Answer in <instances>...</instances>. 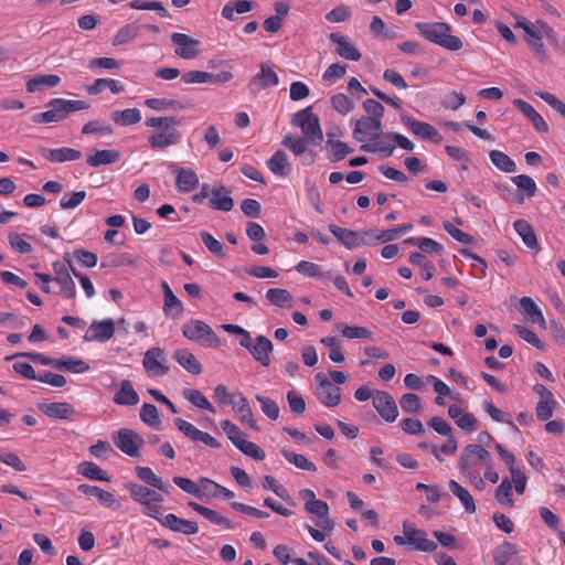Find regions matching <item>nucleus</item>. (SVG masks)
I'll list each match as a JSON object with an SVG mask.
<instances>
[{
	"instance_id": "62",
	"label": "nucleus",
	"mask_w": 565,
	"mask_h": 565,
	"mask_svg": "<svg viewBox=\"0 0 565 565\" xmlns=\"http://www.w3.org/2000/svg\"><path fill=\"white\" fill-rule=\"evenodd\" d=\"M163 310L167 315L180 316L183 312V305L172 290L164 296Z\"/></svg>"
},
{
	"instance_id": "42",
	"label": "nucleus",
	"mask_w": 565,
	"mask_h": 565,
	"mask_svg": "<svg viewBox=\"0 0 565 565\" xmlns=\"http://www.w3.org/2000/svg\"><path fill=\"white\" fill-rule=\"evenodd\" d=\"M189 507H191L194 511H196L203 518H205L206 520L214 524H222L225 525L227 529L232 527L231 522L215 510L203 507L193 501L189 502Z\"/></svg>"
},
{
	"instance_id": "14",
	"label": "nucleus",
	"mask_w": 565,
	"mask_h": 565,
	"mask_svg": "<svg viewBox=\"0 0 565 565\" xmlns=\"http://www.w3.org/2000/svg\"><path fill=\"white\" fill-rule=\"evenodd\" d=\"M402 121L408 127V129L416 136L422 139L433 141L435 143H439L441 141V136L438 130L430 124L419 121L409 116H402Z\"/></svg>"
},
{
	"instance_id": "49",
	"label": "nucleus",
	"mask_w": 565,
	"mask_h": 565,
	"mask_svg": "<svg viewBox=\"0 0 565 565\" xmlns=\"http://www.w3.org/2000/svg\"><path fill=\"white\" fill-rule=\"evenodd\" d=\"M111 118L117 125L130 126L139 122L141 115L137 108H127L121 111H114Z\"/></svg>"
},
{
	"instance_id": "20",
	"label": "nucleus",
	"mask_w": 565,
	"mask_h": 565,
	"mask_svg": "<svg viewBox=\"0 0 565 565\" xmlns=\"http://www.w3.org/2000/svg\"><path fill=\"white\" fill-rule=\"evenodd\" d=\"M404 534L407 535L408 544L415 546L416 550L422 552H434L437 548V543L427 537L426 532L409 527L407 522H404Z\"/></svg>"
},
{
	"instance_id": "18",
	"label": "nucleus",
	"mask_w": 565,
	"mask_h": 565,
	"mask_svg": "<svg viewBox=\"0 0 565 565\" xmlns=\"http://www.w3.org/2000/svg\"><path fill=\"white\" fill-rule=\"evenodd\" d=\"M171 41L174 45L179 46L174 52L177 56L184 60H191L199 55V50L196 49L200 44L199 40L184 33H173L171 35Z\"/></svg>"
},
{
	"instance_id": "23",
	"label": "nucleus",
	"mask_w": 565,
	"mask_h": 565,
	"mask_svg": "<svg viewBox=\"0 0 565 565\" xmlns=\"http://www.w3.org/2000/svg\"><path fill=\"white\" fill-rule=\"evenodd\" d=\"M416 28L419 33L428 41L439 45L445 32H451V28L449 24L445 22L438 23H425L418 22L416 23Z\"/></svg>"
},
{
	"instance_id": "2",
	"label": "nucleus",
	"mask_w": 565,
	"mask_h": 565,
	"mask_svg": "<svg viewBox=\"0 0 565 565\" xmlns=\"http://www.w3.org/2000/svg\"><path fill=\"white\" fill-rule=\"evenodd\" d=\"M147 127L161 129L148 137V142L153 149H166L178 145L181 134L178 130L180 120L174 116L150 117L145 121Z\"/></svg>"
},
{
	"instance_id": "28",
	"label": "nucleus",
	"mask_w": 565,
	"mask_h": 565,
	"mask_svg": "<svg viewBox=\"0 0 565 565\" xmlns=\"http://www.w3.org/2000/svg\"><path fill=\"white\" fill-rule=\"evenodd\" d=\"M43 157L56 163H62L66 161H75L82 158V152L79 150L73 148H58V149H46L42 150Z\"/></svg>"
},
{
	"instance_id": "48",
	"label": "nucleus",
	"mask_w": 565,
	"mask_h": 565,
	"mask_svg": "<svg viewBox=\"0 0 565 565\" xmlns=\"http://www.w3.org/2000/svg\"><path fill=\"white\" fill-rule=\"evenodd\" d=\"M491 162L501 171L507 173L515 172V162L504 152L500 150H492L489 153Z\"/></svg>"
},
{
	"instance_id": "7",
	"label": "nucleus",
	"mask_w": 565,
	"mask_h": 565,
	"mask_svg": "<svg viewBox=\"0 0 565 565\" xmlns=\"http://www.w3.org/2000/svg\"><path fill=\"white\" fill-rule=\"evenodd\" d=\"M315 380L319 384V401L327 407L339 405L342 396L341 388L333 385L323 373L316 374Z\"/></svg>"
},
{
	"instance_id": "58",
	"label": "nucleus",
	"mask_w": 565,
	"mask_h": 565,
	"mask_svg": "<svg viewBox=\"0 0 565 565\" xmlns=\"http://www.w3.org/2000/svg\"><path fill=\"white\" fill-rule=\"evenodd\" d=\"M512 483L508 478H504L500 486L497 488L494 497L503 505L513 507Z\"/></svg>"
},
{
	"instance_id": "54",
	"label": "nucleus",
	"mask_w": 565,
	"mask_h": 565,
	"mask_svg": "<svg viewBox=\"0 0 565 565\" xmlns=\"http://www.w3.org/2000/svg\"><path fill=\"white\" fill-rule=\"evenodd\" d=\"M514 330L521 339L535 347L537 350L546 351V344L531 329L521 324H514Z\"/></svg>"
},
{
	"instance_id": "34",
	"label": "nucleus",
	"mask_w": 565,
	"mask_h": 565,
	"mask_svg": "<svg viewBox=\"0 0 565 565\" xmlns=\"http://www.w3.org/2000/svg\"><path fill=\"white\" fill-rule=\"evenodd\" d=\"M173 358L189 373L199 375L202 372L201 363L196 360L194 354L191 353L190 351H188L185 349L177 350L173 353Z\"/></svg>"
},
{
	"instance_id": "37",
	"label": "nucleus",
	"mask_w": 565,
	"mask_h": 565,
	"mask_svg": "<svg viewBox=\"0 0 565 565\" xmlns=\"http://www.w3.org/2000/svg\"><path fill=\"white\" fill-rule=\"evenodd\" d=\"M266 299L274 306H278L280 308L290 309L294 307V297L286 289L270 288L266 292Z\"/></svg>"
},
{
	"instance_id": "64",
	"label": "nucleus",
	"mask_w": 565,
	"mask_h": 565,
	"mask_svg": "<svg viewBox=\"0 0 565 565\" xmlns=\"http://www.w3.org/2000/svg\"><path fill=\"white\" fill-rule=\"evenodd\" d=\"M332 107L340 114L345 115L354 108V102L345 94L339 93L331 97Z\"/></svg>"
},
{
	"instance_id": "27",
	"label": "nucleus",
	"mask_w": 565,
	"mask_h": 565,
	"mask_svg": "<svg viewBox=\"0 0 565 565\" xmlns=\"http://www.w3.org/2000/svg\"><path fill=\"white\" fill-rule=\"evenodd\" d=\"M525 41L531 52L537 57L539 61L547 62L550 60V55L543 42V34H541L536 29L526 30Z\"/></svg>"
},
{
	"instance_id": "59",
	"label": "nucleus",
	"mask_w": 565,
	"mask_h": 565,
	"mask_svg": "<svg viewBox=\"0 0 565 565\" xmlns=\"http://www.w3.org/2000/svg\"><path fill=\"white\" fill-rule=\"evenodd\" d=\"M140 418L145 424L151 427H158L160 425L159 411L153 404H143L140 411Z\"/></svg>"
},
{
	"instance_id": "40",
	"label": "nucleus",
	"mask_w": 565,
	"mask_h": 565,
	"mask_svg": "<svg viewBox=\"0 0 565 565\" xmlns=\"http://www.w3.org/2000/svg\"><path fill=\"white\" fill-rule=\"evenodd\" d=\"M120 159V153L116 150L105 149L97 150L93 156H89L86 163L90 167H99L104 164H111Z\"/></svg>"
},
{
	"instance_id": "22",
	"label": "nucleus",
	"mask_w": 565,
	"mask_h": 565,
	"mask_svg": "<svg viewBox=\"0 0 565 565\" xmlns=\"http://www.w3.org/2000/svg\"><path fill=\"white\" fill-rule=\"evenodd\" d=\"M170 169L177 173L175 185L180 192H191L199 184V177L192 169L179 168L171 164Z\"/></svg>"
},
{
	"instance_id": "26",
	"label": "nucleus",
	"mask_w": 565,
	"mask_h": 565,
	"mask_svg": "<svg viewBox=\"0 0 565 565\" xmlns=\"http://www.w3.org/2000/svg\"><path fill=\"white\" fill-rule=\"evenodd\" d=\"M513 104L519 108V110L527 117L535 129L540 132H547L548 125L544 120V118L533 108L531 104L523 99H514Z\"/></svg>"
},
{
	"instance_id": "30",
	"label": "nucleus",
	"mask_w": 565,
	"mask_h": 565,
	"mask_svg": "<svg viewBox=\"0 0 565 565\" xmlns=\"http://www.w3.org/2000/svg\"><path fill=\"white\" fill-rule=\"evenodd\" d=\"M136 475L139 479H141L147 484L151 486L154 489L161 490L166 493H169L172 487L166 482L161 477L153 473V471L149 467H136Z\"/></svg>"
},
{
	"instance_id": "1",
	"label": "nucleus",
	"mask_w": 565,
	"mask_h": 565,
	"mask_svg": "<svg viewBox=\"0 0 565 565\" xmlns=\"http://www.w3.org/2000/svg\"><path fill=\"white\" fill-rule=\"evenodd\" d=\"M291 122L294 126L301 128L303 137L294 138L292 136H286L281 143L296 156L302 154L308 145H318L322 141V129L318 116L312 113V107H307L296 113L291 118Z\"/></svg>"
},
{
	"instance_id": "9",
	"label": "nucleus",
	"mask_w": 565,
	"mask_h": 565,
	"mask_svg": "<svg viewBox=\"0 0 565 565\" xmlns=\"http://www.w3.org/2000/svg\"><path fill=\"white\" fill-rule=\"evenodd\" d=\"M383 134L382 120L361 117L356 120L355 128L353 130V138L360 142L369 140H375Z\"/></svg>"
},
{
	"instance_id": "47",
	"label": "nucleus",
	"mask_w": 565,
	"mask_h": 565,
	"mask_svg": "<svg viewBox=\"0 0 565 565\" xmlns=\"http://www.w3.org/2000/svg\"><path fill=\"white\" fill-rule=\"evenodd\" d=\"M519 552L518 546L511 542H504L499 545L493 554L495 565H507L509 561Z\"/></svg>"
},
{
	"instance_id": "52",
	"label": "nucleus",
	"mask_w": 565,
	"mask_h": 565,
	"mask_svg": "<svg viewBox=\"0 0 565 565\" xmlns=\"http://www.w3.org/2000/svg\"><path fill=\"white\" fill-rule=\"evenodd\" d=\"M125 488L128 490L131 499L139 504H148L149 495H152L151 489L135 482H127Z\"/></svg>"
},
{
	"instance_id": "25",
	"label": "nucleus",
	"mask_w": 565,
	"mask_h": 565,
	"mask_svg": "<svg viewBox=\"0 0 565 565\" xmlns=\"http://www.w3.org/2000/svg\"><path fill=\"white\" fill-rule=\"evenodd\" d=\"M39 409L51 418L70 419L75 414L73 406L66 402L42 403Z\"/></svg>"
},
{
	"instance_id": "63",
	"label": "nucleus",
	"mask_w": 565,
	"mask_h": 565,
	"mask_svg": "<svg viewBox=\"0 0 565 565\" xmlns=\"http://www.w3.org/2000/svg\"><path fill=\"white\" fill-rule=\"evenodd\" d=\"M511 180L520 190L525 192L527 198H533L535 195L536 184L531 177L526 174H520L513 177Z\"/></svg>"
},
{
	"instance_id": "17",
	"label": "nucleus",
	"mask_w": 565,
	"mask_h": 565,
	"mask_svg": "<svg viewBox=\"0 0 565 565\" xmlns=\"http://www.w3.org/2000/svg\"><path fill=\"white\" fill-rule=\"evenodd\" d=\"M279 83L278 75L274 68L265 63L260 64V73L255 75L249 84L248 88L250 93L256 94L262 89H266L271 86H276Z\"/></svg>"
},
{
	"instance_id": "29",
	"label": "nucleus",
	"mask_w": 565,
	"mask_h": 565,
	"mask_svg": "<svg viewBox=\"0 0 565 565\" xmlns=\"http://www.w3.org/2000/svg\"><path fill=\"white\" fill-rule=\"evenodd\" d=\"M78 491L88 497H96L99 502L108 508H118L119 504L115 499L114 494L99 488L90 484H81L78 486Z\"/></svg>"
},
{
	"instance_id": "3",
	"label": "nucleus",
	"mask_w": 565,
	"mask_h": 565,
	"mask_svg": "<svg viewBox=\"0 0 565 565\" xmlns=\"http://www.w3.org/2000/svg\"><path fill=\"white\" fill-rule=\"evenodd\" d=\"M47 110L39 113L32 117L35 124L58 122L64 120L68 114L88 109L90 104L86 100H70L64 98H55L47 103Z\"/></svg>"
},
{
	"instance_id": "46",
	"label": "nucleus",
	"mask_w": 565,
	"mask_h": 565,
	"mask_svg": "<svg viewBox=\"0 0 565 565\" xmlns=\"http://www.w3.org/2000/svg\"><path fill=\"white\" fill-rule=\"evenodd\" d=\"M232 191L225 186L220 196L211 195L209 206L212 210L230 212L234 207V200L231 196Z\"/></svg>"
},
{
	"instance_id": "36",
	"label": "nucleus",
	"mask_w": 565,
	"mask_h": 565,
	"mask_svg": "<svg viewBox=\"0 0 565 565\" xmlns=\"http://www.w3.org/2000/svg\"><path fill=\"white\" fill-rule=\"evenodd\" d=\"M449 490L455 497H457L459 499V501L463 505L466 512H468V513L476 512L477 507H476L475 500L466 488L460 486L457 481L450 480L449 481Z\"/></svg>"
},
{
	"instance_id": "41",
	"label": "nucleus",
	"mask_w": 565,
	"mask_h": 565,
	"mask_svg": "<svg viewBox=\"0 0 565 565\" xmlns=\"http://www.w3.org/2000/svg\"><path fill=\"white\" fill-rule=\"evenodd\" d=\"M371 143H365L361 146V150L365 152H380L385 157H390L393 154L395 150L394 141L386 139V135L383 139L371 140Z\"/></svg>"
},
{
	"instance_id": "31",
	"label": "nucleus",
	"mask_w": 565,
	"mask_h": 565,
	"mask_svg": "<svg viewBox=\"0 0 565 565\" xmlns=\"http://www.w3.org/2000/svg\"><path fill=\"white\" fill-rule=\"evenodd\" d=\"M114 402L118 405L132 406L139 402V396L135 391L132 383L129 380H124L120 383L119 391L114 396Z\"/></svg>"
},
{
	"instance_id": "44",
	"label": "nucleus",
	"mask_w": 565,
	"mask_h": 565,
	"mask_svg": "<svg viewBox=\"0 0 565 565\" xmlns=\"http://www.w3.org/2000/svg\"><path fill=\"white\" fill-rule=\"evenodd\" d=\"M56 366L55 369L60 371H70L74 373H84L89 369V365L81 360L73 356H64L61 359H56Z\"/></svg>"
},
{
	"instance_id": "13",
	"label": "nucleus",
	"mask_w": 565,
	"mask_h": 565,
	"mask_svg": "<svg viewBox=\"0 0 565 565\" xmlns=\"http://www.w3.org/2000/svg\"><path fill=\"white\" fill-rule=\"evenodd\" d=\"M174 425L181 433H183L186 437H189L193 441H201L211 448H220L221 447V444L209 433L198 429L194 425H192L191 423H189L182 418H177L174 420Z\"/></svg>"
},
{
	"instance_id": "5",
	"label": "nucleus",
	"mask_w": 565,
	"mask_h": 565,
	"mask_svg": "<svg viewBox=\"0 0 565 565\" xmlns=\"http://www.w3.org/2000/svg\"><path fill=\"white\" fill-rule=\"evenodd\" d=\"M164 350L159 347L146 351L142 365L150 376H162L169 373L170 367L166 364Z\"/></svg>"
},
{
	"instance_id": "57",
	"label": "nucleus",
	"mask_w": 565,
	"mask_h": 565,
	"mask_svg": "<svg viewBox=\"0 0 565 565\" xmlns=\"http://www.w3.org/2000/svg\"><path fill=\"white\" fill-rule=\"evenodd\" d=\"M235 446L246 456L252 457L255 460H264L266 455L263 449H260L256 444L245 440L244 438L239 439Z\"/></svg>"
},
{
	"instance_id": "11",
	"label": "nucleus",
	"mask_w": 565,
	"mask_h": 565,
	"mask_svg": "<svg viewBox=\"0 0 565 565\" xmlns=\"http://www.w3.org/2000/svg\"><path fill=\"white\" fill-rule=\"evenodd\" d=\"M116 323L113 319L108 318L102 321H93L84 335V340L92 342H106L115 334Z\"/></svg>"
},
{
	"instance_id": "35",
	"label": "nucleus",
	"mask_w": 565,
	"mask_h": 565,
	"mask_svg": "<svg viewBox=\"0 0 565 565\" xmlns=\"http://www.w3.org/2000/svg\"><path fill=\"white\" fill-rule=\"evenodd\" d=\"M327 137L328 139L326 145L328 148H330L328 152V159L331 162H339L353 152V149L345 142L332 140L330 134H327Z\"/></svg>"
},
{
	"instance_id": "56",
	"label": "nucleus",
	"mask_w": 565,
	"mask_h": 565,
	"mask_svg": "<svg viewBox=\"0 0 565 565\" xmlns=\"http://www.w3.org/2000/svg\"><path fill=\"white\" fill-rule=\"evenodd\" d=\"M282 456L287 461L295 465L297 468L307 470V471H316L317 467L313 462L307 459L303 455L296 454L289 450H282Z\"/></svg>"
},
{
	"instance_id": "19",
	"label": "nucleus",
	"mask_w": 565,
	"mask_h": 565,
	"mask_svg": "<svg viewBox=\"0 0 565 565\" xmlns=\"http://www.w3.org/2000/svg\"><path fill=\"white\" fill-rule=\"evenodd\" d=\"M274 350L273 342L265 335H257L253 341L249 353L262 366L268 367L271 363L270 353Z\"/></svg>"
},
{
	"instance_id": "39",
	"label": "nucleus",
	"mask_w": 565,
	"mask_h": 565,
	"mask_svg": "<svg viewBox=\"0 0 565 565\" xmlns=\"http://www.w3.org/2000/svg\"><path fill=\"white\" fill-rule=\"evenodd\" d=\"M233 409L239 415L243 423H247V425L254 430H259V427L253 417L252 407L245 396L239 395L238 401L233 403Z\"/></svg>"
},
{
	"instance_id": "45",
	"label": "nucleus",
	"mask_w": 565,
	"mask_h": 565,
	"mask_svg": "<svg viewBox=\"0 0 565 565\" xmlns=\"http://www.w3.org/2000/svg\"><path fill=\"white\" fill-rule=\"evenodd\" d=\"M545 399H540L536 404L535 413L539 420L545 422L551 418L556 407V402L552 392L545 393Z\"/></svg>"
},
{
	"instance_id": "16",
	"label": "nucleus",
	"mask_w": 565,
	"mask_h": 565,
	"mask_svg": "<svg viewBox=\"0 0 565 565\" xmlns=\"http://www.w3.org/2000/svg\"><path fill=\"white\" fill-rule=\"evenodd\" d=\"M53 270L55 276L53 277V281H56L61 286L60 294L67 299H73L76 295L75 282L68 273V267L65 264H61V262H55L53 264Z\"/></svg>"
},
{
	"instance_id": "38",
	"label": "nucleus",
	"mask_w": 565,
	"mask_h": 565,
	"mask_svg": "<svg viewBox=\"0 0 565 565\" xmlns=\"http://www.w3.org/2000/svg\"><path fill=\"white\" fill-rule=\"evenodd\" d=\"M513 227H514L515 232L521 236L523 243L529 248L537 247L539 243H537L536 234L527 221L516 220L513 224Z\"/></svg>"
},
{
	"instance_id": "51",
	"label": "nucleus",
	"mask_w": 565,
	"mask_h": 565,
	"mask_svg": "<svg viewBox=\"0 0 565 565\" xmlns=\"http://www.w3.org/2000/svg\"><path fill=\"white\" fill-rule=\"evenodd\" d=\"M107 87L114 94H119L124 90V86L116 79L98 78L92 86L88 87L87 92L90 95H98L103 92L104 88Z\"/></svg>"
},
{
	"instance_id": "8",
	"label": "nucleus",
	"mask_w": 565,
	"mask_h": 565,
	"mask_svg": "<svg viewBox=\"0 0 565 565\" xmlns=\"http://www.w3.org/2000/svg\"><path fill=\"white\" fill-rule=\"evenodd\" d=\"M115 445L130 457H139L140 448L143 445V438L135 430L121 428L115 439Z\"/></svg>"
},
{
	"instance_id": "60",
	"label": "nucleus",
	"mask_w": 565,
	"mask_h": 565,
	"mask_svg": "<svg viewBox=\"0 0 565 565\" xmlns=\"http://www.w3.org/2000/svg\"><path fill=\"white\" fill-rule=\"evenodd\" d=\"M399 404L405 413H417L423 407L420 397L414 393L403 394Z\"/></svg>"
},
{
	"instance_id": "33",
	"label": "nucleus",
	"mask_w": 565,
	"mask_h": 565,
	"mask_svg": "<svg viewBox=\"0 0 565 565\" xmlns=\"http://www.w3.org/2000/svg\"><path fill=\"white\" fill-rule=\"evenodd\" d=\"M268 169L278 177H287L291 172V164L287 159V154L282 150H278L267 161Z\"/></svg>"
},
{
	"instance_id": "61",
	"label": "nucleus",
	"mask_w": 565,
	"mask_h": 565,
	"mask_svg": "<svg viewBox=\"0 0 565 565\" xmlns=\"http://www.w3.org/2000/svg\"><path fill=\"white\" fill-rule=\"evenodd\" d=\"M86 198L85 191L66 192L60 201V206L63 210H71L77 207Z\"/></svg>"
},
{
	"instance_id": "4",
	"label": "nucleus",
	"mask_w": 565,
	"mask_h": 565,
	"mask_svg": "<svg viewBox=\"0 0 565 565\" xmlns=\"http://www.w3.org/2000/svg\"><path fill=\"white\" fill-rule=\"evenodd\" d=\"M182 334L186 339L200 342L207 348H218L221 345L218 335L202 320H193L183 324Z\"/></svg>"
},
{
	"instance_id": "43",
	"label": "nucleus",
	"mask_w": 565,
	"mask_h": 565,
	"mask_svg": "<svg viewBox=\"0 0 565 565\" xmlns=\"http://www.w3.org/2000/svg\"><path fill=\"white\" fill-rule=\"evenodd\" d=\"M61 77L55 74L47 75H35L30 78L26 83V90L30 93H34L39 90L42 86L55 87L60 84Z\"/></svg>"
},
{
	"instance_id": "10",
	"label": "nucleus",
	"mask_w": 565,
	"mask_h": 565,
	"mask_svg": "<svg viewBox=\"0 0 565 565\" xmlns=\"http://www.w3.org/2000/svg\"><path fill=\"white\" fill-rule=\"evenodd\" d=\"M491 461L492 456L487 449L482 448L480 445L469 444L462 449L458 467L460 470H467L477 462L487 465Z\"/></svg>"
},
{
	"instance_id": "53",
	"label": "nucleus",
	"mask_w": 565,
	"mask_h": 565,
	"mask_svg": "<svg viewBox=\"0 0 565 565\" xmlns=\"http://www.w3.org/2000/svg\"><path fill=\"white\" fill-rule=\"evenodd\" d=\"M183 395L194 406L210 412H215L213 405L207 401V398L201 391L194 388H186L183 391Z\"/></svg>"
},
{
	"instance_id": "24",
	"label": "nucleus",
	"mask_w": 565,
	"mask_h": 565,
	"mask_svg": "<svg viewBox=\"0 0 565 565\" xmlns=\"http://www.w3.org/2000/svg\"><path fill=\"white\" fill-rule=\"evenodd\" d=\"M160 523L171 531L186 535L195 534L199 531L196 522L180 519L173 513L167 514L162 520H160Z\"/></svg>"
},
{
	"instance_id": "21",
	"label": "nucleus",
	"mask_w": 565,
	"mask_h": 565,
	"mask_svg": "<svg viewBox=\"0 0 565 565\" xmlns=\"http://www.w3.org/2000/svg\"><path fill=\"white\" fill-rule=\"evenodd\" d=\"M330 41L337 45L335 52L343 58L349 61H359L362 56L359 49L349 40V38L340 33H331Z\"/></svg>"
},
{
	"instance_id": "50",
	"label": "nucleus",
	"mask_w": 565,
	"mask_h": 565,
	"mask_svg": "<svg viewBox=\"0 0 565 565\" xmlns=\"http://www.w3.org/2000/svg\"><path fill=\"white\" fill-rule=\"evenodd\" d=\"M78 471L83 476H85L88 479L92 480H99V481H110V478L107 476V473L102 470L99 466H97L94 462L84 461L78 466Z\"/></svg>"
},
{
	"instance_id": "15",
	"label": "nucleus",
	"mask_w": 565,
	"mask_h": 565,
	"mask_svg": "<svg viewBox=\"0 0 565 565\" xmlns=\"http://www.w3.org/2000/svg\"><path fill=\"white\" fill-rule=\"evenodd\" d=\"M233 78V74L228 71H223L218 74H212L204 71H190L182 75V81L186 84L213 83L224 84Z\"/></svg>"
},
{
	"instance_id": "32",
	"label": "nucleus",
	"mask_w": 565,
	"mask_h": 565,
	"mask_svg": "<svg viewBox=\"0 0 565 565\" xmlns=\"http://www.w3.org/2000/svg\"><path fill=\"white\" fill-rule=\"evenodd\" d=\"M329 231L347 248H354L360 245V233L353 230L343 228L334 224L329 225Z\"/></svg>"
},
{
	"instance_id": "12",
	"label": "nucleus",
	"mask_w": 565,
	"mask_h": 565,
	"mask_svg": "<svg viewBox=\"0 0 565 565\" xmlns=\"http://www.w3.org/2000/svg\"><path fill=\"white\" fill-rule=\"evenodd\" d=\"M305 510L317 516L316 526L331 532L334 529V521L329 515V505L327 502L317 499L315 502L305 503Z\"/></svg>"
},
{
	"instance_id": "6",
	"label": "nucleus",
	"mask_w": 565,
	"mask_h": 565,
	"mask_svg": "<svg viewBox=\"0 0 565 565\" xmlns=\"http://www.w3.org/2000/svg\"><path fill=\"white\" fill-rule=\"evenodd\" d=\"M373 406L387 423H393L398 417V408L393 396L385 391H375L373 394Z\"/></svg>"
},
{
	"instance_id": "55",
	"label": "nucleus",
	"mask_w": 565,
	"mask_h": 565,
	"mask_svg": "<svg viewBox=\"0 0 565 565\" xmlns=\"http://www.w3.org/2000/svg\"><path fill=\"white\" fill-rule=\"evenodd\" d=\"M201 239L205 247L216 257L218 258H225V247L223 243H221L218 239H216L212 234L209 232H201L200 234Z\"/></svg>"
}]
</instances>
